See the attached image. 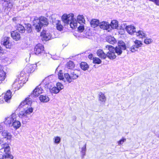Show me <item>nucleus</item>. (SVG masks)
<instances>
[{
    "label": "nucleus",
    "instance_id": "11",
    "mask_svg": "<svg viewBox=\"0 0 159 159\" xmlns=\"http://www.w3.org/2000/svg\"><path fill=\"white\" fill-rule=\"evenodd\" d=\"M34 51L36 54H39L44 52V48L41 44H38L34 47Z\"/></svg>",
    "mask_w": 159,
    "mask_h": 159
},
{
    "label": "nucleus",
    "instance_id": "15",
    "mask_svg": "<svg viewBox=\"0 0 159 159\" xmlns=\"http://www.w3.org/2000/svg\"><path fill=\"white\" fill-rule=\"evenodd\" d=\"M99 26L103 30H108L110 27L109 24L107 22L102 21L100 23Z\"/></svg>",
    "mask_w": 159,
    "mask_h": 159
},
{
    "label": "nucleus",
    "instance_id": "36",
    "mask_svg": "<svg viewBox=\"0 0 159 159\" xmlns=\"http://www.w3.org/2000/svg\"><path fill=\"white\" fill-rule=\"evenodd\" d=\"M102 62L101 60L98 57L93 58V62L94 63L99 64Z\"/></svg>",
    "mask_w": 159,
    "mask_h": 159
},
{
    "label": "nucleus",
    "instance_id": "27",
    "mask_svg": "<svg viewBox=\"0 0 159 159\" xmlns=\"http://www.w3.org/2000/svg\"><path fill=\"white\" fill-rule=\"evenodd\" d=\"M17 30L20 33H23L25 32V29L22 25L19 24L17 26Z\"/></svg>",
    "mask_w": 159,
    "mask_h": 159
},
{
    "label": "nucleus",
    "instance_id": "43",
    "mask_svg": "<svg viewBox=\"0 0 159 159\" xmlns=\"http://www.w3.org/2000/svg\"><path fill=\"white\" fill-rule=\"evenodd\" d=\"M60 140H54V142L55 143L57 144L60 143Z\"/></svg>",
    "mask_w": 159,
    "mask_h": 159
},
{
    "label": "nucleus",
    "instance_id": "33",
    "mask_svg": "<svg viewBox=\"0 0 159 159\" xmlns=\"http://www.w3.org/2000/svg\"><path fill=\"white\" fill-rule=\"evenodd\" d=\"M135 45H134L136 46L137 48L141 47L142 45V42L141 41L136 40L134 41Z\"/></svg>",
    "mask_w": 159,
    "mask_h": 159
},
{
    "label": "nucleus",
    "instance_id": "44",
    "mask_svg": "<svg viewBox=\"0 0 159 159\" xmlns=\"http://www.w3.org/2000/svg\"><path fill=\"white\" fill-rule=\"evenodd\" d=\"M3 52V49L1 48V47L0 46V55H1V54H2Z\"/></svg>",
    "mask_w": 159,
    "mask_h": 159
},
{
    "label": "nucleus",
    "instance_id": "30",
    "mask_svg": "<svg viewBox=\"0 0 159 159\" xmlns=\"http://www.w3.org/2000/svg\"><path fill=\"white\" fill-rule=\"evenodd\" d=\"M6 77V73L3 71L0 72V81H2L4 80Z\"/></svg>",
    "mask_w": 159,
    "mask_h": 159
},
{
    "label": "nucleus",
    "instance_id": "37",
    "mask_svg": "<svg viewBox=\"0 0 159 159\" xmlns=\"http://www.w3.org/2000/svg\"><path fill=\"white\" fill-rule=\"evenodd\" d=\"M57 89H58L59 91L61 89H63L64 88V86L62 84L59 82H58L57 84Z\"/></svg>",
    "mask_w": 159,
    "mask_h": 159
},
{
    "label": "nucleus",
    "instance_id": "26",
    "mask_svg": "<svg viewBox=\"0 0 159 159\" xmlns=\"http://www.w3.org/2000/svg\"><path fill=\"white\" fill-rule=\"evenodd\" d=\"M107 40L108 43L112 44L116 43V42L115 38L111 36L108 37Z\"/></svg>",
    "mask_w": 159,
    "mask_h": 159
},
{
    "label": "nucleus",
    "instance_id": "9",
    "mask_svg": "<svg viewBox=\"0 0 159 159\" xmlns=\"http://www.w3.org/2000/svg\"><path fill=\"white\" fill-rule=\"evenodd\" d=\"M41 39L43 41H47L50 40L52 37L51 34L48 31L43 30L40 34Z\"/></svg>",
    "mask_w": 159,
    "mask_h": 159
},
{
    "label": "nucleus",
    "instance_id": "20",
    "mask_svg": "<svg viewBox=\"0 0 159 159\" xmlns=\"http://www.w3.org/2000/svg\"><path fill=\"white\" fill-rule=\"evenodd\" d=\"M99 20L97 19H93L90 22L91 26L93 28H95L98 25L99 26Z\"/></svg>",
    "mask_w": 159,
    "mask_h": 159
},
{
    "label": "nucleus",
    "instance_id": "16",
    "mask_svg": "<svg viewBox=\"0 0 159 159\" xmlns=\"http://www.w3.org/2000/svg\"><path fill=\"white\" fill-rule=\"evenodd\" d=\"M135 35L139 38H146V34L142 30L136 31L135 32Z\"/></svg>",
    "mask_w": 159,
    "mask_h": 159
},
{
    "label": "nucleus",
    "instance_id": "14",
    "mask_svg": "<svg viewBox=\"0 0 159 159\" xmlns=\"http://www.w3.org/2000/svg\"><path fill=\"white\" fill-rule=\"evenodd\" d=\"M11 35L13 39L16 41L19 40L20 38V34L17 31H12Z\"/></svg>",
    "mask_w": 159,
    "mask_h": 159
},
{
    "label": "nucleus",
    "instance_id": "40",
    "mask_svg": "<svg viewBox=\"0 0 159 159\" xmlns=\"http://www.w3.org/2000/svg\"><path fill=\"white\" fill-rule=\"evenodd\" d=\"M57 30L61 31V30H62L63 27L59 23H58L57 24Z\"/></svg>",
    "mask_w": 159,
    "mask_h": 159
},
{
    "label": "nucleus",
    "instance_id": "48",
    "mask_svg": "<svg viewBox=\"0 0 159 159\" xmlns=\"http://www.w3.org/2000/svg\"><path fill=\"white\" fill-rule=\"evenodd\" d=\"M61 138L59 137H56L55 138V139H60Z\"/></svg>",
    "mask_w": 159,
    "mask_h": 159
},
{
    "label": "nucleus",
    "instance_id": "50",
    "mask_svg": "<svg viewBox=\"0 0 159 159\" xmlns=\"http://www.w3.org/2000/svg\"><path fill=\"white\" fill-rule=\"evenodd\" d=\"M0 159H2L0 158Z\"/></svg>",
    "mask_w": 159,
    "mask_h": 159
},
{
    "label": "nucleus",
    "instance_id": "46",
    "mask_svg": "<svg viewBox=\"0 0 159 159\" xmlns=\"http://www.w3.org/2000/svg\"><path fill=\"white\" fill-rule=\"evenodd\" d=\"M3 129V127L2 126L0 125V132H1Z\"/></svg>",
    "mask_w": 159,
    "mask_h": 159
},
{
    "label": "nucleus",
    "instance_id": "12",
    "mask_svg": "<svg viewBox=\"0 0 159 159\" xmlns=\"http://www.w3.org/2000/svg\"><path fill=\"white\" fill-rule=\"evenodd\" d=\"M125 29L127 32L129 34L132 35L135 33L136 29L135 27L132 25H128L126 26Z\"/></svg>",
    "mask_w": 159,
    "mask_h": 159
},
{
    "label": "nucleus",
    "instance_id": "49",
    "mask_svg": "<svg viewBox=\"0 0 159 159\" xmlns=\"http://www.w3.org/2000/svg\"><path fill=\"white\" fill-rule=\"evenodd\" d=\"M1 143V140H0V144Z\"/></svg>",
    "mask_w": 159,
    "mask_h": 159
},
{
    "label": "nucleus",
    "instance_id": "41",
    "mask_svg": "<svg viewBox=\"0 0 159 159\" xmlns=\"http://www.w3.org/2000/svg\"><path fill=\"white\" fill-rule=\"evenodd\" d=\"M150 1L152 2L157 5L159 6V0H149Z\"/></svg>",
    "mask_w": 159,
    "mask_h": 159
},
{
    "label": "nucleus",
    "instance_id": "23",
    "mask_svg": "<svg viewBox=\"0 0 159 159\" xmlns=\"http://www.w3.org/2000/svg\"><path fill=\"white\" fill-rule=\"evenodd\" d=\"M86 144L84 143L83 147L81 148L80 152L81 156L82 159L84 158V156L86 155Z\"/></svg>",
    "mask_w": 159,
    "mask_h": 159
},
{
    "label": "nucleus",
    "instance_id": "19",
    "mask_svg": "<svg viewBox=\"0 0 159 159\" xmlns=\"http://www.w3.org/2000/svg\"><path fill=\"white\" fill-rule=\"evenodd\" d=\"M2 136L3 138L7 139H11L12 138V136L11 134L7 132V131L4 130L2 133Z\"/></svg>",
    "mask_w": 159,
    "mask_h": 159
},
{
    "label": "nucleus",
    "instance_id": "24",
    "mask_svg": "<svg viewBox=\"0 0 159 159\" xmlns=\"http://www.w3.org/2000/svg\"><path fill=\"white\" fill-rule=\"evenodd\" d=\"M123 43L124 44H125L124 43ZM124 45L125 47V49L126 48L127 51H130L131 52H135L137 51L138 50V48H136L134 45H133L130 47H127V48H126L125 44H124Z\"/></svg>",
    "mask_w": 159,
    "mask_h": 159
},
{
    "label": "nucleus",
    "instance_id": "34",
    "mask_svg": "<svg viewBox=\"0 0 159 159\" xmlns=\"http://www.w3.org/2000/svg\"><path fill=\"white\" fill-rule=\"evenodd\" d=\"M50 91L52 93H57L59 92L58 89L55 87H52Z\"/></svg>",
    "mask_w": 159,
    "mask_h": 159
},
{
    "label": "nucleus",
    "instance_id": "35",
    "mask_svg": "<svg viewBox=\"0 0 159 159\" xmlns=\"http://www.w3.org/2000/svg\"><path fill=\"white\" fill-rule=\"evenodd\" d=\"M58 75V78L60 80H62L63 81H65V80L64 77L62 70H60L59 71Z\"/></svg>",
    "mask_w": 159,
    "mask_h": 159
},
{
    "label": "nucleus",
    "instance_id": "1",
    "mask_svg": "<svg viewBox=\"0 0 159 159\" xmlns=\"http://www.w3.org/2000/svg\"><path fill=\"white\" fill-rule=\"evenodd\" d=\"M105 48V49H107L109 50L107 54L101 49L98 50L96 52L97 56L102 59H105L107 57L110 59H114L116 57L115 52L118 55H120L122 53V50H125V48L124 43L122 41L119 43L118 46L115 48L111 45H109L106 46Z\"/></svg>",
    "mask_w": 159,
    "mask_h": 159
},
{
    "label": "nucleus",
    "instance_id": "10",
    "mask_svg": "<svg viewBox=\"0 0 159 159\" xmlns=\"http://www.w3.org/2000/svg\"><path fill=\"white\" fill-rule=\"evenodd\" d=\"M34 66H35L34 65L29 64L26 65L25 68L20 73L21 76H24L23 75L25 72H26L28 73H31L32 72H33L34 70Z\"/></svg>",
    "mask_w": 159,
    "mask_h": 159
},
{
    "label": "nucleus",
    "instance_id": "39",
    "mask_svg": "<svg viewBox=\"0 0 159 159\" xmlns=\"http://www.w3.org/2000/svg\"><path fill=\"white\" fill-rule=\"evenodd\" d=\"M84 26L82 24L80 25L78 28L79 31L80 32H82L84 30Z\"/></svg>",
    "mask_w": 159,
    "mask_h": 159
},
{
    "label": "nucleus",
    "instance_id": "8",
    "mask_svg": "<svg viewBox=\"0 0 159 159\" xmlns=\"http://www.w3.org/2000/svg\"><path fill=\"white\" fill-rule=\"evenodd\" d=\"M17 117V115L16 113H14L10 116L5 118L4 122V124L10 126L12 124L15 119V118Z\"/></svg>",
    "mask_w": 159,
    "mask_h": 159
},
{
    "label": "nucleus",
    "instance_id": "4",
    "mask_svg": "<svg viewBox=\"0 0 159 159\" xmlns=\"http://www.w3.org/2000/svg\"><path fill=\"white\" fill-rule=\"evenodd\" d=\"M50 77V76H48V77L45 78L41 84L37 86L34 90L31 95L35 97L38 96L39 94L42 93L43 92V90L41 87L42 85H44L45 88L49 89L50 91L52 88V84L50 82H47Z\"/></svg>",
    "mask_w": 159,
    "mask_h": 159
},
{
    "label": "nucleus",
    "instance_id": "45",
    "mask_svg": "<svg viewBox=\"0 0 159 159\" xmlns=\"http://www.w3.org/2000/svg\"><path fill=\"white\" fill-rule=\"evenodd\" d=\"M89 58L90 59H92L93 58V55L91 54H90L89 55Z\"/></svg>",
    "mask_w": 159,
    "mask_h": 159
},
{
    "label": "nucleus",
    "instance_id": "22",
    "mask_svg": "<svg viewBox=\"0 0 159 159\" xmlns=\"http://www.w3.org/2000/svg\"><path fill=\"white\" fill-rule=\"evenodd\" d=\"M39 99L41 102H47L49 100V98L47 95H41L40 96Z\"/></svg>",
    "mask_w": 159,
    "mask_h": 159
},
{
    "label": "nucleus",
    "instance_id": "25",
    "mask_svg": "<svg viewBox=\"0 0 159 159\" xmlns=\"http://www.w3.org/2000/svg\"><path fill=\"white\" fill-rule=\"evenodd\" d=\"M80 66V68L84 71L87 70L89 68L88 65L85 62H82Z\"/></svg>",
    "mask_w": 159,
    "mask_h": 159
},
{
    "label": "nucleus",
    "instance_id": "28",
    "mask_svg": "<svg viewBox=\"0 0 159 159\" xmlns=\"http://www.w3.org/2000/svg\"><path fill=\"white\" fill-rule=\"evenodd\" d=\"M13 157L11 153L4 154L2 156V159H13Z\"/></svg>",
    "mask_w": 159,
    "mask_h": 159
},
{
    "label": "nucleus",
    "instance_id": "31",
    "mask_svg": "<svg viewBox=\"0 0 159 159\" xmlns=\"http://www.w3.org/2000/svg\"><path fill=\"white\" fill-rule=\"evenodd\" d=\"M66 66L68 69H72L74 68L75 65L72 61H70L67 63Z\"/></svg>",
    "mask_w": 159,
    "mask_h": 159
},
{
    "label": "nucleus",
    "instance_id": "18",
    "mask_svg": "<svg viewBox=\"0 0 159 159\" xmlns=\"http://www.w3.org/2000/svg\"><path fill=\"white\" fill-rule=\"evenodd\" d=\"M16 118L13 122L11 126H13L14 129H17L19 128L21 126L20 123L19 121L16 120Z\"/></svg>",
    "mask_w": 159,
    "mask_h": 159
},
{
    "label": "nucleus",
    "instance_id": "2",
    "mask_svg": "<svg viewBox=\"0 0 159 159\" xmlns=\"http://www.w3.org/2000/svg\"><path fill=\"white\" fill-rule=\"evenodd\" d=\"M31 99L27 98L19 106V108L24 107V110L20 111L18 114L19 116L21 119L23 123H25L29 120V115L33 111V109L31 107Z\"/></svg>",
    "mask_w": 159,
    "mask_h": 159
},
{
    "label": "nucleus",
    "instance_id": "29",
    "mask_svg": "<svg viewBox=\"0 0 159 159\" xmlns=\"http://www.w3.org/2000/svg\"><path fill=\"white\" fill-rule=\"evenodd\" d=\"M110 25L112 28L116 29L118 27V21L116 20H113Z\"/></svg>",
    "mask_w": 159,
    "mask_h": 159
},
{
    "label": "nucleus",
    "instance_id": "32",
    "mask_svg": "<svg viewBox=\"0 0 159 159\" xmlns=\"http://www.w3.org/2000/svg\"><path fill=\"white\" fill-rule=\"evenodd\" d=\"M25 30L28 33H30L32 31L31 26L30 24H28L26 25Z\"/></svg>",
    "mask_w": 159,
    "mask_h": 159
},
{
    "label": "nucleus",
    "instance_id": "7",
    "mask_svg": "<svg viewBox=\"0 0 159 159\" xmlns=\"http://www.w3.org/2000/svg\"><path fill=\"white\" fill-rule=\"evenodd\" d=\"M77 72V70H74L71 72L70 75L67 73H65L64 74V77L67 81L70 83L72 81V80L76 79L78 77L79 75Z\"/></svg>",
    "mask_w": 159,
    "mask_h": 159
},
{
    "label": "nucleus",
    "instance_id": "3",
    "mask_svg": "<svg viewBox=\"0 0 159 159\" xmlns=\"http://www.w3.org/2000/svg\"><path fill=\"white\" fill-rule=\"evenodd\" d=\"M74 15L73 14H70L67 15L66 14H64L62 16V21L66 24L69 23L70 21V27L74 29L77 27V23L76 19H74ZM77 21L79 24L81 23H84L85 20L83 15H79L77 17Z\"/></svg>",
    "mask_w": 159,
    "mask_h": 159
},
{
    "label": "nucleus",
    "instance_id": "47",
    "mask_svg": "<svg viewBox=\"0 0 159 159\" xmlns=\"http://www.w3.org/2000/svg\"><path fill=\"white\" fill-rule=\"evenodd\" d=\"M3 71L2 70V66L0 65V72L1 71Z\"/></svg>",
    "mask_w": 159,
    "mask_h": 159
},
{
    "label": "nucleus",
    "instance_id": "13",
    "mask_svg": "<svg viewBox=\"0 0 159 159\" xmlns=\"http://www.w3.org/2000/svg\"><path fill=\"white\" fill-rule=\"evenodd\" d=\"M1 43L3 44L6 48H10L11 47V44L10 42L9 38H4L2 41Z\"/></svg>",
    "mask_w": 159,
    "mask_h": 159
},
{
    "label": "nucleus",
    "instance_id": "38",
    "mask_svg": "<svg viewBox=\"0 0 159 159\" xmlns=\"http://www.w3.org/2000/svg\"><path fill=\"white\" fill-rule=\"evenodd\" d=\"M152 41V40L150 38H146L145 39L144 43L146 44H149L151 43Z\"/></svg>",
    "mask_w": 159,
    "mask_h": 159
},
{
    "label": "nucleus",
    "instance_id": "5",
    "mask_svg": "<svg viewBox=\"0 0 159 159\" xmlns=\"http://www.w3.org/2000/svg\"><path fill=\"white\" fill-rule=\"evenodd\" d=\"M48 22L47 19L44 17L41 16L38 19L35 18L33 21V25L37 32H39L41 30L43 26H47Z\"/></svg>",
    "mask_w": 159,
    "mask_h": 159
},
{
    "label": "nucleus",
    "instance_id": "6",
    "mask_svg": "<svg viewBox=\"0 0 159 159\" xmlns=\"http://www.w3.org/2000/svg\"><path fill=\"white\" fill-rule=\"evenodd\" d=\"M25 76H19L17 78L15 81L12 84V87L18 90L20 87L22 86L23 84L25 83Z\"/></svg>",
    "mask_w": 159,
    "mask_h": 159
},
{
    "label": "nucleus",
    "instance_id": "42",
    "mask_svg": "<svg viewBox=\"0 0 159 159\" xmlns=\"http://www.w3.org/2000/svg\"><path fill=\"white\" fill-rule=\"evenodd\" d=\"M125 140H120L118 142V143L119 145H121L124 142Z\"/></svg>",
    "mask_w": 159,
    "mask_h": 159
},
{
    "label": "nucleus",
    "instance_id": "21",
    "mask_svg": "<svg viewBox=\"0 0 159 159\" xmlns=\"http://www.w3.org/2000/svg\"><path fill=\"white\" fill-rule=\"evenodd\" d=\"M98 100L104 103L106 100V98L104 94L100 92L98 94Z\"/></svg>",
    "mask_w": 159,
    "mask_h": 159
},
{
    "label": "nucleus",
    "instance_id": "17",
    "mask_svg": "<svg viewBox=\"0 0 159 159\" xmlns=\"http://www.w3.org/2000/svg\"><path fill=\"white\" fill-rule=\"evenodd\" d=\"M2 149H4V151L5 152V153H10V147L9 146L8 144L7 143H5L2 144Z\"/></svg>",
    "mask_w": 159,
    "mask_h": 159
}]
</instances>
